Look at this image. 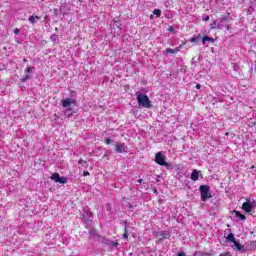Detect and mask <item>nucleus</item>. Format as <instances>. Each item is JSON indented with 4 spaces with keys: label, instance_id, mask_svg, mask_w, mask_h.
<instances>
[{
    "label": "nucleus",
    "instance_id": "nucleus-1",
    "mask_svg": "<svg viewBox=\"0 0 256 256\" xmlns=\"http://www.w3.org/2000/svg\"><path fill=\"white\" fill-rule=\"evenodd\" d=\"M137 101L138 105L141 107H145V109H151V101L149 100V96H147V94H138Z\"/></svg>",
    "mask_w": 256,
    "mask_h": 256
},
{
    "label": "nucleus",
    "instance_id": "nucleus-2",
    "mask_svg": "<svg viewBox=\"0 0 256 256\" xmlns=\"http://www.w3.org/2000/svg\"><path fill=\"white\" fill-rule=\"evenodd\" d=\"M210 188L208 185H201L200 186V195H201V201H207V199H211L213 197L211 195Z\"/></svg>",
    "mask_w": 256,
    "mask_h": 256
},
{
    "label": "nucleus",
    "instance_id": "nucleus-3",
    "mask_svg": "<svg viewBox=\"0 0 256 256\" xmlns=\"http://www.w3.org/2000/svg\"><path fill=\"white\" fill-rule=\"evenodd\" d=\"M256 207L255 201H246L242 204V209L245 211L248 215H253V209Z\"/></svg>",
    "mask_w": 256,
    "mask_h": 256
},
{
    "label": "nucleus",
    "instance_id": "nucleus-4",
    "mask_svg": "<svg viewBox=\"0 0 256 256\" xmlns=\"http://www.w3.org/2000/svg\"><path fill=\"white\" fill-rule=\"evenodd\" d=\"M155 162L157 165H161L162 167H167V162L165 161V156L161 152L156 153L155 155Z\"/></svg>",
    "mask_w": 256,
    "mask_h": 256
},
{
    "label": "nucleus",
    "instance_id": "nucleus-5",
    "mask_svg": "<svg viewBox=\"0 0 256 256\" xmlns=\"http://www.w3.org/2000/svg\"><path fill=\"white\" fill-rule=\"evenodd\" d=\"M114 151H116V153H125V144L116 142Z\"/></svg>",
    "mask_w": 256,
    "mask_h": 256
},
{
    "label": "nucleus",
    "instance_id": "nucleus-6",
    "mask_svg": "<svg viewBox=\"0 0 256 256\" xmlns=\"http://www.w3.org/2000/svg\"><path fill=\"white\" fill-rule=\"evenodd\" d=\"M61 103H62V107L67 109V108L71 107V105H73L75 103V101L71 98H67V99L61 100Z\"/></svg>",
    "mask_w": 256,
    "mask_h": 256
},
{
    "label": "nucleus",
    "instance_id": "nucleus-7",
    "mask_svg": "<svg viewBox=\"0 0 256 256\" xmlns=\"http://www.w3.org/2000/svg\"><path fill=\"white\" fill-rule=\"evenodd\" d=\"M39 19H41V17H39L38 15L33 14L32 16H30L28 18V21L32 24L35 25L37 23V21H39Z\"/></svg>",
    "mask_w": 256,
    "mask_h": 256
},
{
    "label": "nucleus",
    "instance_id": "nucleus-8",
    "mask_svg": "<svg viewBox=\"0 0 256 256\" xmlns=\"http://www.w3.org/2000/svg\"><path fill=\"white\" fill-rule=\"evenodd\" d=\"M207 41H209L210 43H215V39L213 37H209V36H204L202 38V45H205V43H207Z\"/></svg>",
    "mask_w": 256,
    "mask_h": 256
},
{
    "label": "nucleus",
    "instance_id": "nucleus-9",
    "mask_svg": "<svg viewBox=\"0 0 256 256\" xmlns=\"http://www.w3.org/2000/svg\"><path fill=\"white\" fill-rule=\"evenodd\" d=\"M191 179H192V181H198L199 180V171L193 170L191 173Z\"/></svg>",
    "mask_w": 256,
    "mask_h": 256
},
{
    "label": "nucleus",
    "instance_id": "nucleus-10",
    "mask_svg": "<svg viewBox=\"0 0 256 256\" xmlns=\"http://www.w3.org/2000/svg\"><path fill=\"white\" fill-rule=\"evenodd\" d=\"M171 237V235L165 231H162L159 235V239L160 241L163 239H169Z\"/></svg>",
    "mask_w": 256,
    "mask_h": 256
},
{
    "label": "nucleus",
    "instance_id": "nucleus-11",
    "mask_svg": "<svg viewBox=\"0 0 256 256\" xmlns=\"http://www.w3.org/2000/svg\"><path fill=\"white\" fill-rule=\"evenodd\" d=\"M181 47H183V45H180V47H177L175 49L168 48V49H166V53H170V54L178 53V51H180Z\"/></svg>",
    "mask_w": 256,
    "mask_h": 256
},
{
    "label": "nucleus",
    "instance_id": "nucleus-12",
    "mask_svg": "<svg viewBox=\"0 0 256 256\" xmlns=\"http://www.w3.org/2000/svg\"><path fill=\"white\" fill-rule=\"evenodd\" d=\"M59 173L55 172L51 175L50 179H52V181H55V183H59Z\"/></svg>",
    "mask_w": 256,
    "mask_h": 256
},
{
    "label": "nucleus",
    "instance_id": "nucleus-13",
    "mask_svg": "<svg viewBox=\"0 0 256 256\" xmlns=\"http://www.w3.org/2000/svg\"><path fill=\"white\" fill-rule=\"evenodd\" d=\"M234 247L236 248L237 251H243V249L245 248V246L241 245L237 241L234 242Z\"/></svg>",
    "mask_w": 256,
    "mask_h": 256
},
{
    "label": "nucleus",
    "instance_id": "nucleus-14",
    "mask_svg": "<svg viewBox=\"0 0 256 256\" xmlns=\"http://www.w3.org/2000/svg\"><path fill=\"white\" fill-rule=\"evenodd\" d=\"M227 241H230L231 243H234L235 241H237L235 240V234L234 233L228 234Z\"/></svg>",
    "mask_w": 256,
    "mask_h": 256
},
{
    "label": "nucleus",
    "instance_id": "nucleus-15",
    "mask_svg": "<svg viewBox=\"0 0 256 256\" xmlns=\"http://www.w3.org/2000/svg\"><path fill=\"white\" fill-rule=\"evenodd\" d=\"M234 213L236 214V217H239L241 219V221H245L246 217L245 215L241 214V212L234 211Z\"/></svg>",
    "mask_w": 256,
    "mask_h": 256
},
{
    "label": "nucleus",
    "instance_id": "nucleus-16",
    "mask_svg": "<svg viewBox=\"0 0 256 256\" xmlns=\"http://www.w3.org/2000/svg\"><path fill=\"white\" fill-rule=\"evenodd\" d=\"M58 183H61L62 185L67 184V177L63 176L58 179Z\"/></svg>",
    "mask_w": 256,
    "mask_h": 256
},
{
    "label": "nucleus",
    "instance_id": "nucleus-17",
    "mask_svg": "<svg viewBox=\"0 0 256 256\" xmlns=\"http://www.w3.org/2000/svg\"><path fill=\"white\" fill-rule=\"evenodd\" d=\"M78 165H81V167H86L87 161L83 160V158H80L78 160Z\"/></svg>",
    "mask_w": 256,
    "mask_h": 256
},
{
    "label": "nucleus",
    "instance_id": "nucleus-18",
    "mask_svg": "<svg viewBox=\"0 0 256 256\" xmlns=\"http://www.w3.org/2000/svg\"><path fill=\"white\" fill-rule=\"evenodd\" d=\"M199 39H201V36L192 37V38L190 39V43H197V41H199Z\"/></svg>",
    "mask_w": 256,
    "mask_h": 256
},
{
    "label": "nucleus",
    "instance_id": "nucleus-19",
    "mask_svg": "<svg viewBox=\"0 0 256 256\" xmlns=\"http://www.w3.org/2000/svg\"><path fill=\"white\" fill-rule=\"evenodd\" d=\"M25 73H27L28 75L33 73V66H29L26 70Z\"/></svg>",
    "mask_w": 256,
    "mask_h": 256
},
{
    "label": "nucleus",
    "instance_id": "nucleus-20",
    "mask_svg": "<svg viewBox=\"0 0 256 256\" xmlns=\"http://www.w3.org/2000/svg\"><path fill=\"white\" fill-rule=\"evenodd\" d=\"M154 15H157L158 17H161V10L160 9H155L153 11Z\"/></svg>",
    "mask_w": 256,
    "mask_h": 256
},
{
    "label": "nucleus",
    "instance_id": "nucleus-21",
    "mask_svg": "<svg viewBox=\"0 0 256 256\" xmlns=\"http://www.w3.org/2000/svg\"><path fill=\"white\" fill-rule=\"evenodd\" d=\"M28 79H31V76H29V74H26L25 77L21 79V81L22 83H25V81H27Z\"/></svg>",
    "mask_w": 256,
    "mask_h": 256
},
{
    "label": "nucleus",
    "instance_id": "nucleus-22",
    "mask_svg": "<svg viewBox=\"0 0 256 256\" xmlns=\"http://www.w3.org/2000/svg\"><path fill=\"white\" fill-rule=\"evenodd\" d=\"M104 143H106V145H111V138H106Z\"/></svg>",
    "mask_w": 256,
    "mask_h": 256
},
{
    "label": "nucleus",
    "instance_id": "nucleus-23",
    "mask_svg": "<svg viewBox=\"0 0 256 256\" xmlns=\"http://www.w3.org/2000/svg\"><path fill=\"white\" fill-rule=\"evenodd\" d=\"M19 33H21V29L15 28V29H14V34H15V35H19Z\"/></svg>",
    "mask_w": 256,
    "mask_h": 256
},
{
    "label": "nucleus",
    "instance_id": "nucleus-24",
    "mask_svg": "<svg viewBox=\"0 0 256 256\" xmlns=\"http://www.w3.org/2000/svg\"><path fill=\"white\" fill-rule=\"evenodd\" d=\"M215 27H217V20H215L212 24H211V28L215 29Z\"/></svg>",
    "mask_w": 256,
    "mask_h": 256
},
{
    "label": "nucleus",
    "instance_id": "nucleus-25",
    "mask_svg": "<svg viewBox=\"0 0 256 256\" xmlns=\"http://www.w3.org/2000/svg\"><path fill=\"white\" fill-rule=\"evenodd\" d=\"M228 255H231V252L222 253L219 256H228Z\"/></svg>",
    "mask_w": 256,
    "mask_h": 256
},
{
    "label": "nucleus",
    "instance_id": "nucleus-26",
    "mask_svg": "<svg viewBox=\"0 0 256 256\" xmlns=\"http://www.w3.org/2000/svg\"><path fill=\"white\" fill-rule=\"evenodd\" d=\"M127 237H129V234L127 233V231L124 233L123 235V239H127Z\"/></svg>",
    "mask_w": 256,
    "mask_h": 256
},
{
    "label": "nucleus",
    "instance_id": "nucleus-27",
    "mask_svg": "<svg viewBox=\"0 0 256 256\" xmlns=\"http://www.w3.org/2000/svg\"><path fill=\"white\" fill-rule=\"evenodd\" d=\"M83 175H84V177L89 176V171H84V172H83Z\"/></svg>",
    "mask_w": 256,
    "mask_h": 256
},
{
    "label": "nucleus",
    "instance_id": "nucleus-28",
    "mask_svg": "<svg viewBox=\"0 0 256 256\" xmlns=\"http://www.w3.org/2000/svg\"><path fill=\"white\" fill-rule=\"evenodd\" d=\"M119 245V242H113L112 247H117Z\"/></svg>",
    "mask_w": 256,
    "mask_h": 256
},
{
    "label": "nucleus",
    "instance_id": "nucleus-29",
    "mask_svg": "<svg viewBox=\"0 0 256 256\" xmlns=\"http://www.w3.org/2000/svg\"><path fill=\"white\" fill-rule=\"evenodd\" d=\"M168 31L173 32V31H174L173 26H170V27L168 28Z\"/></svg>",
    "mask_w": 256,
    "mask_h": 256
},
{
    "label": "nucleus",
    "instance_id": "nucleus-30",
    "mask_svg": "<svg viewBox=\"0 0 256 256\" xmlns=\"http://www.w3.org/2000/svg\"><path fill=\"white\" fill-rule=\"evenodd\" d=\"M69 111H71V109H67V110L65 111V115H71V114H69Z\"/></svg>",
    "mask_w": 256,
    "mask_h": 256
},
{
    "label": "nucleus",
    "instance_id": "nucleus-31",
    "mask_svg": "<svg viewBox=\"0 0 256 256\" xmlns=\"http://www.w3.org/2000/svg\"><path fill=\"white\" fill-rule=\"evenodd\" d=\"M256 125V122H252L251 124H249V127H254Z\"/></svg>",
    "mask_w": 256,
    "mask_h": 256
},
{
    "label": "nucleus",
    "instance_id": "nucleus-32",
    "mask_svg": "<svg viewBox=\"0 0 256 256\" xmlns=\"http://www.w3.org/2000/svg\"><path fill=\"white\" fill-rule=\"evenodd\" d=\"M209 16H206L204 19H203V21H209Z\"/></svg>",
    "mask_w": 256,
    "mask_h": 256
},
{
    "label": "nucleus",
    "instance_id": "nucleus-33",
    "mask_svg": "<svg viewBox=\"0 0 256 256\" xmlns=\"http://www.w3.org/2000/svg\"><path fill=\"white\" fill-rule=\"evenodd\" d=\"M196 89H201V84H196Z\"/></svg>",
    "mask_w": 256,
    "mask_h": 256
},
{
    "label": "nucleus",
    "instance_id": "nucleus-34",
    "mask_svg": "<svg viewBox=\"0 0 256 256\" xmlns=\"http://www.w3.org/2000/svg\"><path fill=\"white\" fill-rule=\"evenodd\" d=\"M177 256H186L183 252L178 253Z\"/></svg>",
    "mask_w": 256,
    "mask_h": 256
},
{
    "label": "nucleus",
    "instance_id": "nucleus-35",
    "mask_svg": "<svg viewBox=\"0 0 256 256\" xmlns=\"http://www.w3.org/2000/svg\"><path fill=\"white\" fill-rule=\"evenodd\" d=\"M203 256H211V253H206Z\"/></svg>",
    "mask_w": 256,
    "mask_h": 256
},
{
    "label": "nucleus",
    "instance_id": "nucleus-36",
    "mask_svg": "<svg viewBox=\"0 0 256 256\" xmlns=\"http://www.w3.org/2000/svg\"><path fill=\"white\" fill-rule=\"evenodd\" d=\"M138 183H143V179H139V180H138Z\"/></svg>",
    "mask_w": 256,
    "mask_h": 256
},
{
    "label": "nucleus",
    "instance_id": "nucleus-37",
    "mask_svg": "<svg viewBox=\"0 0 256 256\" xmlns=\"http://www.w3.org/2000/svg\"><path fill=\"white\" fill-rule=\"evenodd\" d=\"M23 61H24V63H27V58H24Z\"/></svg>",
    "mask_w": 256,
    "mask_h": 256
},
{
    "label": "nucleus",
    "instance_id": "nucleus-38",
    "mask_svg": "<svg viewBox=\"0 0 256 256\" xmlns=\"http://www.w3.org/2000/svg\"><path fill=\"white\" fill-rule=\"evenodd\" d=\"M133 206L131 204H129V208L131 209Z\"/></svg>",
    "mask_w": 256,
    "mask_h": 256
}]
</instances>
